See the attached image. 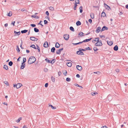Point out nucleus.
I'll return each instance as SVG.
<instances>
[{"mask_svg":"<svg viewBox=\"0 0 128 128\" xmlns=\"http://www.w3.org/2000/svg\"><path fill=\"white\" fill-rule=\"evenodd\" d=\"M75 2L77 4H80V1L79 0H75Z\"/></svg>","mask_w":128,"mask_h":128,"instance_id":"37998d69","label":"nucleus"},{"mask_svg":"<svg viewBox=\"0 0 128 128\" xmlns=\"http://www.w3.org/2000/svg\"><path fill=\"white\" fill-rule=\"evenodd\" d=\"M26 61V58H24L23 59V62L22 63H24Z\"/></svg>","mask_w":128,"mask_h":128,"instance_id":"49530a36","label":"nucleus"},{"mask_svg":"<svg viewBox=\"0 0 128 128\" xmlns=\"http://www.w3.org/2000/svg\"><path fill=\"white\" fill-rule=\"evenodd\" d=\"M4 68L6 70H7L8 69V66L6 64H5L4 65Z\"/></svg>","mask_w":128,"mask_h":128,"instance_id":"aec40b11","label":"nucleus"},{"mask_svg":"<svg viewBox=\"0 0 128 128\" xmlns=\"http://www.w3.org/2000/svg\"><path fill=\"white\" fill-rule=\"evenodd\" d=\"M70 29L72 31H74V29L73 28L72 26H71L70 28Z\"/></svg>","mask_w":128,"mask_h":128,"instance_id":"4c0bfd02","label":"nucleus"},{"mask_svg":"<svg viewBox=\"0 0 128 128\" xmlns=\"http://www.w3.org/2000/svg\"><path fill=\"white\" fill-rule=\"evenodd\" d=\"M101 28L100 27H98L97 28L96 32L98 33L100 31Z\"/></svg>","mask_w":128,"mask_h":128,"instance_id":"9b49d317","label":"nucleus"},{"mask_svg":"<svg viewBox=\"0 0 128 128\" xmlns=\"http://www.w3.org/2000/svg\"><path fill=\"white\" fill-rule=\"evenodd\" d=\"M44 71L45 72H47L48 71V69L46 68H44Z\"/></svg>","mask_w":128,"mask_h":128,"instance_id":"c9c22d12","label":"nucleus"},{"mask_svg":"<svg viewBox=\"0 0 128 128\" xmlns=\"http://www.w3.org/2000/svg\"><path fill=\"white\" fill-rule=\"evenodd\" d=\"M51 79L52 81L53 82H55V78L53 76H52L51 78Z\"/></svg>","mask_w":128,"mask_h":128,"instance_id":"a878e982","label":"nucleus"},{"mask_svg":"<svg viewBox=\"0 0 128 128\" xmlns=\"http://www.w3.org/2000/svg\"><path fill=\"white\" fill-rule=\"evenodd\" d=\"M14 33L17 34L18 35H20V32H16V31H14Z\"/></svg>","mask_w":128,"mask_h":128,"instance_id":"7c9ffc66","label":"nucleus"},{"mask_svg":"<svg viewBox=\"0 0 128 128\" xmlns=\"http://www.w3.org/2000/svg\"><path fill=\"white\" fill-rule=\"evenodd\" d=\"M104 6L105 8L108 10H109V9L110 8V7L107 4H104Z\"/></svg>","mask_w":128,"mask_h":128,"instance_id":"9d476101","label":"nucleus"},{"mask_svg":"<svg viewBox=\"0 0 128 128\" xmlns=\"http://www.w3.org/2000/svg\"><path fill=\"white\" fill-rule=\"evenodd\" d=\"M62 73L61 72H58V75L59 76H60L61 74Z\"/></svg>","mask_w":128,"mask_h":128,"instance_id":"13d9d810","label":"nucleus"},{"mask_svg":"<svg viewBox=\"0 0 128 128\" xmlns=\"http://www.w3.org/2000/svg\"><path fill=\"white\" fill-rule=\"evenodd\" d=\"M22 128H28L25 125H24L22 127Z\"/></svg>","mask_w":128,"mask_h":128,"instance_id":"774afa93","label":"nucleus"},{"mask_svg":"<svg viewBox=\"0 0 128 128\" xmlns=\"http://www.w3.org/2000/svg\"><path fill=\"white\" fill-rule=\"evenodd\" d=\"M45 60L47 62L50 63L51 61L50 60H48L47 58H46L45 59Z\"/></svg>","mask_w":128,"mask_h":128,"instance_id":"72a5a7b5","label":"nucleus"},{"mask_svg":"<svg viewBox=\"0 0 128 128\" xmlns=\"http://www.w3.org/2000/svg\"><path fill=\"white\" fill-rule=\"evenodd\" d=\"M15 23V21L12 22V23L11 24L13 25L14 26V23Z\"/></svg>","mask_w":128,"mask_h":128,"instance_id":"5fc2aeb1","label":"nucleus"},{"mask_svg":"<svg viewBox=\"0 0 128 128\" xmlns=\"http://www.w3.org/2000/svg\"><path fill=\"white\" fill-rule=\"evenodd\" d=\"M34 30L35 32H39L38 30V28H34Z\"/></svg>","mask_w":128,"mask_h":128,"instance_id":"c85d7f7f","label":"nucleus"},{"mask_svg":"<svg viewBox=\"0 0 128 128\" xmlns=\"http://www.w3.org/2000/svg\"><path fill=\"white\" fill-rule=\"evenodd\" d=\"M63 37L66 40H68L69 38V36L68 34H66L64 35Z\"/></svg>","mask_w":128,"mask_h":128,"instance_id":"39448f33","label":"nucleus"},{"mask_svg":"<svg viewBox=\"0 0 128 128\" xmlns=\"http://www.w3.org/2000/svg\"><path fill=\"white\" fill-rule=\"evenodd\" d=\"M106 126H103L101 127V128H106Z\"/></svg>","mask_w":128,"mask_h":128,"instance_id":"338daca9","label":"nucleus"},{"mask_svg":"<svg viewBox=\"0 0 128 128\" xmlns=\"http://www.w3.org/2000/svg\"><path fill=\"white\" fill-rule=\"evenodd\" d=\"M74 85L75 86H78V87L79 86L78 85V84H74Z\"/></svg>","mask_w":128,"mask_h":128,"instance_id":"e2e57ef3","label":"nucleus"},{"mask_svg":"<svg viewBox=\"0 0 128 128\" xmlns=\"http://www.w3.org/2000/svg\"><path fill=\"white\" fill-rule=\"evenodd\" d=\"M91 39H92V38H90L89 39H86V40H84L82 42H78V43H77L73 44L74 45H77V44H80L82 43V42H88V41H90Z\"/></svg>","mask_w":128,"mask_h":128,"instance_id":"f03ea898","label":"nucleus"},{"mask_svg":"<svg viewBox=\"0 0 128 128\" xmlns=\"http://www.w3.org/2000/svg\"><path fill=\"white\" fill-rule=\"evenodd\" d=\"M36 60V59L34 57L31 56L29 58L28 63L29 64H31L34 62Z\"/></svg>","mask_w":128,"mask_h":128,"instance_id":"f257e3e1","label":"nucleus"},{"mask_svg":"<svg viewBox=\"0 0 128 128\" xmlns=\"http://www.w3.org/2000/svg\"><path fill=\"white\" fill-rule=\"evenodd\" d=\"M12 12L10 11L9 13L7 14V16H10L12 15Z\"/></svg>","mask_w":128,"mask_h":128,"instance_id":"f3484780","label":"nucleus"},{"mask_svg":"<svg viewBox=\"0 0 128 128\" xmlns=\"http://www.w3.org/2000/svg\"><path fill=\"white\" fill-rule=\"evenodd\" d=\"M42 22V21H40V22H39V23H38V24H40L42 26H43V25L42 24H41V22Z\"/></svg>","mask_w":128,"mask_h":128,"instance_id":"bf43d9fd","label":"nucleus"},{"mask_svg":"<svg viewBox=\"0 0 128 128\" xmlns=\"http://www.w3.org/2000/svg\"><path fill=\"white\" fill-rule=\"evenodd\" d=\"M94 73L96 74H100V72H94Z\"/></svg>","mask_w":128,"mask_h":128,"instance_id":"8fccbe9b","label":"nucleus"},{"mask_svg":"<svg viewBox=\"0 0 128 128\" xmlns=\"http://www.w3.org/2000/svg\"><path fill=\"white\" fill-rule=\"evenodd\" d=\"M97 94V93L96 92H92L91 93V94L92 96H94L96 95V94Z\"/></svg>","mask_w":128,"mask_h":128,"instance_id":"c03bdc74","label":"nucleus"},{"mask_svg":"<svg viewBox=\"0 0 128 128\" xmlns=\"http://www.w3.org/2000/svg\"><path fill=\"white\" fill-rule=\"evenodd\" d=\"M93 49L95 51H97L98 50V49L96 47H94Z\"/></svg>","mask_w":128,"mask_h":128,"instance_id":"79ce46f5","label":"nucleus"},{"mask_svg":"<svg viewBox=\"0 0 128 128\" xmlns=\"http://www.w3.org/2000/svg\"><path fill=\"white\" fill-rule=\"evenodd\" d=\"M44 120H41L40 122H39V124H42V123H44Z\"/></svg>","mask_w":128,"mask_h":128,"instance_id":"de8ad7c7","label":"nucleus"},{"mask_svg":"<svg viewBox=\"0 0 128 128\" xmlns=\"http://www.w3.org/2000/svg\"><path fill=\"white\" fill-rule=\"evenodd\" d=\"M77 54L78 55H84V53L82 52L81 50H80L79 51H78L76 52Z\"/></svg>","mask_w":128,"mask_h":128,"instance_id":"423d86ee","label":"nucleus"},{"mask_svg":"<svg viewBox=\"0 0 128 128\" xmlns=\"http://www.w3.org/2000/svg\"><path fill=\"white\" fill-rule=\"evenodd\" d=\"M63 74L65 76H66L67 74V71L66 70H64L63 71Z\"/></svg>","mask_w":128,"mask_h":128,"instance_id":"bb28decb","label":"nucleus"},{"mask_svg":"<svg viewBox=\"0 0 128 128\" xmlns=\"http://www.w3.org/2000/svg\"><path fill=\"white\" fill-rule=\"evenodd\" d=\"M70 78H67L66 79V81L68 82H69V81H70Z\"/></svg>","mask_w":128,"mask_h":128,"instance_id":"a18cd8bd","label":"nucleus"},{"mask_svg":"<svg viewBox=\"0 0 128 128\" xmlns=\"http://www.w3.org/2000/svg\"><path fill=\"white\" fill-rule=\"evenodd\" d=\"M76 68L78 70L80 71H81L82 70V67L78 65L76 66Z\"/></svg>","mask_w":128,"mask_h":128,"instance_id":"0eeeda50","label":"nucleus"},{"mask_svg":"<svg viewBox=\"0 0 128 128\" xmlns=\"http://www.w3.org/2000/svg\"><path fill=\"white\" fill-rule=\"evenodd\" d=\"M44 24H47L48 23V21L46 20H44Z\"/></svg>","mask_w":128,"mask_h":128,"instance_id":"864d4df0","label":"nucleus"},{"mask_svg":"<svg viewBox=\"0 0 128 128\" xmlns=\"http://www.w3.org/2000/svg\"><path fill=\"white\" fill-rule=\"evenodd\" d=\"M49 9L52 11L54 10V8L52 6H50L49 8Z\"/></svg>","mask_w":128,"mask_h":128,"instance_id":"c756f323","label":"nucleus"},{"mask_svg":"<svg viewBox=\"0 0 128 128\" xmlns=\"http://www.w3.org/2000/svg\"><path fill=\"white\" fill-rule=\"evenodd\" d=\"M16 50L18 51V52H19L20 51L18 46H17Z\"/></svg>","mask_w":128,"mask_h":128,"instance_id":"09e8293b","label":"nucleus"},{"mask_svg":"<svg viewBox=\"0 0 128 128\" xmlns=\"http://www.w3.org/2000/svg\"><path fill=\"white\" fill-rule=\"evenodd\" d=\"M118 49V47L117 45L115 46L114 48V50L115 51H117Z\"/></svg>","mask_w":128,"mask_h":128,"instance_id":"dca6fc26","label":"nucleus"},{"mask_svg":"<svg viewBox=\"0 0 128 128\" xmlns=\"http://www.w3.org/2000/svg\"><path fill=\"white\" fill-rule=\"evenodd\" d=\"M60 51L59 50H58L56 51V53L57 54H60Z\"/></svg>","mask_w":128,"mask_h":128,"instance_id":"f704fd0d","label":"nucleus"},{"mask_svg":"<svg viewBox=\"0 0 128 128\" xmlns=\"http://www.w3.org/2000/svg\"><path fill=\"white\" fill-rule=\"evenodd\" d=\"M99 38H95V40H93L94 41H99Z\"/></svg>","mask_w":128,"mask_h":128,"instance_id":"a19ab883","label":"nucleus"},{"mask_svg":"<svg viewBox=\"0 0 128 128\" xmlns=\"http://www.w3.org/2000/svg\"><path fill=\"white\" fill-rule=\"evenodd\" d=\"M30 26H32V27H35L36 26V25L35 24H31V25H30Z\"/></svg>","mask_w":128,"mask_h":128,"instance_id":"603ef678","label":"nucleus"},{"mask_svg":"<svg viewBox=\"0 0 128 128\" xmlns=\"http://www.w3.org/2000/svg\"><path fill=\"white\" fill-rule=\"evenodd\" d=\"M30 39L31 40L34 41H37L38 40L37 38L34 37H30Z\"/></svg>","mask_w":128,"mask_h":128,"instance_id":"6e6552de","label":"nucleus"},{"mask_svg":"<svg viewBox=\"0 0 128 128\" xmlns=\"http://www.w3.org/2000/svg\"><path fill=\"white\" fill-rule=\"evenodd\" d=\"M28 30H22L21 32L22 34L26 33L28 32Z\"/></svg>","mask_w":128,"mask_h":128,"instance_id":"b1692460","label":"nucleus"},{"mask_svg":"<svg viewBox=\"0 0 128 128\" xmlns=\"http://www.w3.org/2000/svg\"><path fill=\"white\" fill-rule=\"evenodd\" d=\"M107 42L108 44L110 46L112 45L113 44V42L111 41H107Z\"/></svg>","mask_w":128,"mask_h":128,"instance_id":"4468645a","label":"nucleus"},{"mask_svg":"<svg viewBox=\"0 0 128 128\" xmlns=\"http://www.w3.org/2000/svg\"><path fill=\"white\" fill-rule=\"evenodd\" d=\"M102 43L101 41L98 42L95 44L96 46H101L102 45Z\"/></svg>","mask_w":128,"mask_h":128,"instance_id":"20e7f679","label":"nucleus"},{"mask_svg":"<svg viewBox=\"0 0 128 128\" xmlns=\"http://www.w3.org/2000/svg\"><path fill=\"white\" fill-rule=\"evenodd\" d=\"M76 76L78 78H79L80 77V75L78 74L76 75Z\"/></svg>","mask_w":128,"mask_h":128,"instance_id":"69168bd1","label":"nucleus"},{"mask_svg":"<svg viewBox=\"0 0 128 128\" xmlns=\"http://www.w3.org/2000/svg\"><path fill=\"white\" fill-rule=\"evenodd\" d=\"M25 66V64L24 63H22L20 67L21 69H23Z\"/></svg>","mask_w":128,"mask_h":128,"instance_id":"1a4fd4ad","label":"nucleus"},{"mask_svg":"<svg viewBox=\"0 0 128 128\" xmlns=\"http://www.w3.org/2000/svg\"><path fill=\"white\" fill-rule=\"evenodd\" d=\"M60 46L58 42L56 43L55 47L57 48H58Z\"/></svg>","mask_w":128,"mask_h":128,"instance_id":"5701e85b","label":"nucleus"},{"mask_svg":"<svg viewBox=\"0 0 128 128\" xmlns=\"http://www.w3.org/2000/svg\"><path fill=\"white\" fill-rule=\"evenodd\" d=\"M54 60H53L51 62H50V63H52V64H53L54 63Z\"/></svg>","mask_w":128,"mask_h":128,"instance_id":"0e129e2a","label":"nucleus"},{"mask_svg":"<svg viewBox=\"0 0 128 128\" xmlns=\"http://www.w3.org/2000/svg\"><path fill=\"white\" fill-rule=\"evenodd\" d=\"M12 64L13 63L12 61L8 63V64L10 66H12Z\"/></svg>","mask_w":128,"mask_h":128,"instance_id":"2f4dec72","label":"nucleus"},{"mask_svg":"<svg viewBox=\"0 0 128 128\" xmlns=\"http://www.w3.org/2000/svg\"><path fill=\"white\" fill-rule=\"evenodd\" d=\"M106 29V30H107L108 29V28L106 27L105 26H104L103 27L102 29L101 30V31H102Z\"/></svg>","mask_w":128,"mask_h":128,"instance_id":"ddd939ff","label":"nucleus"},{"mask_svg":"<svg viewBox=\"0 0 128 128\" xmlns=\"http://www.w3.org/2000/svg\"><path fill=\"white\" fill-rule=\"evenodd\" d=\"M115 71L117 72H119V70L117 68L115 70Z\"/></svg>","mask_w":128,"mask_h":128,"instance_id":"6e6d98bb","label":"nucleus"},{"mask_svg":"<svg viewBox=\"0 0 128 128\" xmlns=\"http://www.w3.org/2000/svg\"><path fill=\"white\" fill-rule=\"evenodd\" d=\"M31 17L32 18H39L38 16H36L35 15H33L31 16Z\"/></svg>","mask_w":128,"mask_h":128,"instance_id":"cd10ccee","label":"nucleus"},{"mask_svg":"<svg viewBox=\"0 0 128 128\" xmlns=\"http://www.w3.org/2000/svg\"><path fill=\"white\" fill-rule=\"evenodd\" d=\"M37 48L38 49V52H40V48L38 46H37Z\"/></svg>","mask_w":128,"mask_h":128,"instance_id":"052dcab7","label":"nucleus"},{"mask_svg":"<svg viewBox=\"0 0 128 128\" xmlns=\"http://www.w3.org/2000/svg\"><path fill=\"white\" fill-rule=\"evenodd\" d=\"M76 24L77 26H80L81 24V23L80 21H78L76 22Z\"/></svg>","mask_w":128,"mask_h":128,"instance_id":"4be33fe9","label":"nucleus"},{"mask_svg":"<svg viewBox=\"0 0 128 128\" xmlns=\"http://www.w3.org/2000/svg\"><path fill=\"white\" fill-rule=\"evenodd\" d=\"M90 16L92 19H93L94 18V14L93 13H91L90 14Z\"/></svg>","mask_w":128,"mask_h":128,"instance_id":"2eb2a0df","label":"nucleus"},{"mask_svg":"<svg viewBox=\"0 0 128 128\" xmlns=\"http://www.w3.org/2000/svg\"><path fill=\"white\" fill-rule=\"evenodd\" d=\"M46 14L48 16L49 15V13L48 11H47L46 12Z\"/></svg>","mask_w":128,"mask_h":128,"instance_id":"3c124183","label":"nucleus"},{"mask_svg":"<svg viewBox=\"0 0 128 128\" xmlns=\"http://www.w3.org/2000/svg\"><path fill=\"white\" fill-rule=\"evenodd\" d=\"M4 83L5 84L6 86H8L9 85L7 81H5L4 82Z\"/></svg>","mask_w":128,"mask_h":128,"instance_id":"473e14b6","label":"nucleus"},{"mask_svg":"<svg viewBox=\"0 0 128 128\" xmlns=\"http://www.w3.org/2000/svg\"><path fill=\"white\" fill-rule=\"evenodd\" d=\"M88 22L90 23H91L92 22V20L91 19H90L88 20Z\"/></svg>","mask_w":128,"mask_h":128,"instance_id":"680f3d73","label":"nucleus"},{"mask_svg":"<svg viewBox=\"0 0 128 128\" xmlns=\"http://www.w3.org/2000/svg\"><path fill=\"white\" fill-rule=\"evenodd\" d=\"M22 86V84L19 83L17 84H16V85H15V84L14 85V87H16L17 88H19Z\"/></svg>","mask_w":128,"mask_h":128,"instance_id":"7ed1b4c3","label":"nucleus"},{"mask_svg":"<svg viewBox=\"0 0 128 128\" xmlns=\"http://www.w3.org/2000/svg\"><path fill=\"white\" fill-rule=\"evenodd\" d=\"M44 46L45 48H46L48 46V42H46L44 44Z\"/></svg>","mask_w":128,"mask_h":128,"instance_id":"f8f14e48","label":"nucleus"},{"mask_svg":"<svg viewBox=\"0 0 128 128\" xmlns=\"http://www.w3.org/2000/svg\"><path fill=\"white\" fill-rule=\"evenodd\" d=\"M30 47L34 48V49H36V47L35 46L34 44L30 46Z\"/></svg>","mask_w":128,"mask_h":128,"instance_id":"ea45409f","label":"nucleus"},{"mask_svg":"<svg viewBox=\"0 0 128 128\" xmlns=\"http://www.w3.org/2000/svg\"><path fill=\"white\" fill-rule=\"evenodd\" d=\"M79 9L80 10V12L81 13H82V6H81L79 8Z\"/></svg>","mask_w":128,"mask_h":128,"instance_id":"412c9836","label":"nucleus"},{"mask_svg":"<svg viewBox=\"0 0 128 128\" xmlns=\"http://www.w3.org/2000/svg\"><path fill=\"white\" fill-rule=\"evenodd\" d=\"M55 50V49L54 47H53L51 49V51L52 52H54Z\"/></svg>","mask_w":128,"mask_h":128,"instance_id":"393cba45","label":"nucleus"},{"mask_svg":"<svg viewBox=\"0 0 128 128\" xmlns=\"http://www.w3.org/2000/svg\"><path fill=\"white\" fill-rule=\"evenodd\" d=\"M50 106H51V107L53 109H56V107H54L52 105H49Z\"/></svg>","mask_w":128,"mask_h":128,"instance_id":"e433bc0d","label":"nucleus"},{"mask_svg":"<svg viewBox=\"0 0 128 128\" xmlns=\"http://www.w3.org/2000/svg\"><path fill=\"white\" fill-rule=\"evenodd\" d=\"M101 16L105 17L106 16V13L104 12H103L102 13Z\"/></svg>","mask_w":128,"mask_h":128,"instance_id":"a211bd4d","label":"nucleus"},{"mask_svg":"<svg viewBox=\"0 0 128 128\" xmlns=\"http://www.w3.org/2000/svg\"><path fill=\"white\" fill-rule=\"evenodd\" d=\"M84 34V33L82 32H80V33L78 34V35H80V36H82L83 35V34Z\"/></svg>","mask_w":128,"mask_h":128,"instance_id":"58836bf2","label":"nucleus"},{"mask_svg":"<svg viewBox=\"0 0 128 128\" xmlns=\"http://www.w3.org/2000/svg\"><path fill=\"white\" fill-rule=\"evenodd\" d=\"M66 64L67 66L69 67H71L72 65V63L70 62H68Z\"/></svg>","mask_w":128,"mask_h":128,"instance_id":"6ab92c4d","label":"nucleus"},{"mask_svg":"<svg viewBox=\"0 0 128 128\" xmlns=\"http://www.w3.org/2000/svg\"><path fill=\"white\" fill-rule=\"evenodd\" d=\"M48 86V83H46L45 84V86L46 87H47Z\"/></svg>","mask_w":128,"mask_h":128,"instance_id":"4d7b16f0","label":"nucleus"}]
</instances>
